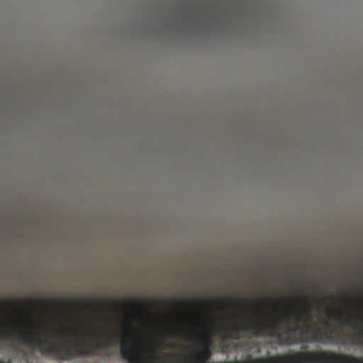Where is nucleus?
I'll list each match as a JSON object with an SVG mask.
<instances>
[{
    "label": "nucleus",
    "mask_w": 363,
    "mask_h": 363,
    "mask_svg": "<svg viewBox=\"0 0 363 363\" xmlns=\"http://www.w3.org/2000/svg\"><path fill=\"white\" fill-rule=\"evenodd\" d=\"M310 312V308L308 307L306 311L294 313L296 319L295 325L288 327L286 330H284L281 326L285 320V316L282 315H274L273 322L268 321L267 317L264 315L262 321L256 320L250 323L233 324V338L235 340L240 339L242 333H250L254 336L267 334L281 340V345H291L293 343L292 340L289 337L284 338V334L291 335L298 333L301 337H303L306 334L314 333L312 340L313 342H322L323 340L330 342V335H335L337 343H346L347 342L346 340H348L350 344L363 347V330L359 331L357 337H353L350 335L343 336L337 333L335 328H331V323L328 320H325L324 323L325 327L326 329L330 330V334H323L321 330L316 325H311L309 324L311 322Z\"/></svg>",
    "instance_id": "obj_1"
},
{
    "label": "nucleus",
    "mask_w": 363,
    "mask_h": 363,
    "mask_svg": "<svg viewBox=\"0 0 363 363\" xmlns=\"http://www.w3.org/2000/svg\"><path fill=\"white\" fill-rule=\"evenodd\" d=\"M108 302L111 304H114V305L119 304L121 306H123V307H125L128 304H130V306L134 309H138L140 311L142 310V306H141L140 302L136 300L128 299V300H121L120 301H115L114 300L109 299V300H108Z\"/></svg>",
    "instance_id": "obj_2"
},
{
    "label": "nucleus",
    "mask_w": 363,
    "mask_h": 363,
    "mask_svg": "<svg viewBox=\"0 0 363 363\" xmlns=\"http://www.w3.org/2000/svg\"><path fill=\"white\" fill-rule=\"evenodd\" d=\"M338 318L341 320L340 323V325L341 327L347 326V327H350L352 328H357L358 326V324L357 322V317H355V321H352L350 318L344 317L342 313H339Z\"/></svg>",
    "instance_id": "obj_3"
},
{
    "label": "nucleus",
    "mask_w": 363,
    "mask_h": 363,
    "mask_svg": "<svg viewBox=\"0 0 363 363\" xmlns=\"http://www.w3.org/2000/svg\"><path fill=\"white\" fill-rule=\"evenodd\" d=\"M182 333V330L180 329H174L172 331L169 337L170 338H176L179 335H181Z\"/></svg>",
    "instance_id": "obj_4"
},
{
    "label": "nucleus",
    "mask_w": 363,
    "mask_h": 363,
    "mask_svg": "<svg viewBox=\"0 0 363 363\" xmlns=\"http://www.w3.org/2000/svg\"><path fill=\"white\" fill-rule=\"evenodd\" d=\"M138 343L140 346V350H143L144 349V344H143V342L142 341V339L140 337H139L138 339Z\"/></svg>",
    "instance_id": "obj_5"
},
{
    "label": "nucleus",
    "mask_w": 363,
    "mask_h": 363,
    "mask_svg": "<svg viewBox=\"0 0 363 363\" xmlns=\"http://www.w3.org/2000/svg\"><path fill=\"white\" fill-rule=\"evenodd\" d=\"M29 303H35L36 302H38V301L34 299V298H29L28 299ZM39 302L44 303L45 301H39Z\"/></svg>",
    "instance_id": "obj_6"
},
{
    "label": "nucleus",
    "mask_w": 363,
    "mask_h": 363,
    "mask_svg": "<svg viewBox=\"0 0 363 363\" xmlns=\"http://www.w3.org/2000/svg\"><path fill=\"white\" fill-rule=\"evenodd\" d=\"M159 357H167V355L164 353H160V356L156 357L157 359H158Z\"/></svg>",
    "instance_id": "obj_7"
},
{
    "label": "nucleus",
    "mask_w": 363,
    "mask_h": 363,
    "mask_svg": "<svg viewBox=\"0 0 363 363\" xmlns=\"http://www.w3.org/2000/svg\"><path fill=\"white\" fill-rule=\"evenodd\" d=\"M227 301H228V302L229 303L232 304V303H233V302L234 301V299H233V298H227Z\"/></svg>",
    "instance_id": "obj_8"
},
{
    "label": "nucleus",
    "mask_w": 363,
    "mask_h": 363,
    "mask_svg": "<svg viewBox=\"0 0 363 363\" xmlns=\"http://www.w3.org/2000/svg\"><path fill=\"white\" fill-rule=\"evenodd\" d=\"M6 304V301L0 300V306H5Z\"/></svg>",
    "instance_id": "obj_9"
},
{
    "label": "nucleus",
    "mask_w": 363,
    "mask_h": 363,
    "mask_svg": "<svg viewBox=\"0 0 363 363\" xmlns=\"http://www.w3.org/2000/svg\"><path fill=\"white\" fill-rule=\"evenodd\" d=\"M146 303H148V304H151L152 303V301L151 300H147L146 301Z\"/></svg>",
    "instance_id": "obj_10"
},
{
    "label": "nucleus",
    "mask_w": 363,
    "mask_h": 363,
    "mask_svg": "<svg viewBox=\"0 0 363 363\" xmlns=\"http://www.w3.org/2000/svg\"><path fill=\"white\" fill-rule=\"evenodd\" d=\"M66 301L73 303L74 300L73 299H69V300H66Z\"/></svg>",
    "instance_id": "obj_11"
},
{
    "label": "nucleus",
    "mask_w": 363,
    "mask_h": 363,
    "mask_svg": "<svg viewBox=\"0 0 363 363\" xmlns=\"http://www.w3.org/2000/svg\"><path fill=\"white\" fill-rule=\"evenodd\" d=\"M92 302H96V300L93 299V300H92Z\"/></svg>",
    "instance_id": "obj_12"
}]
</instances>
